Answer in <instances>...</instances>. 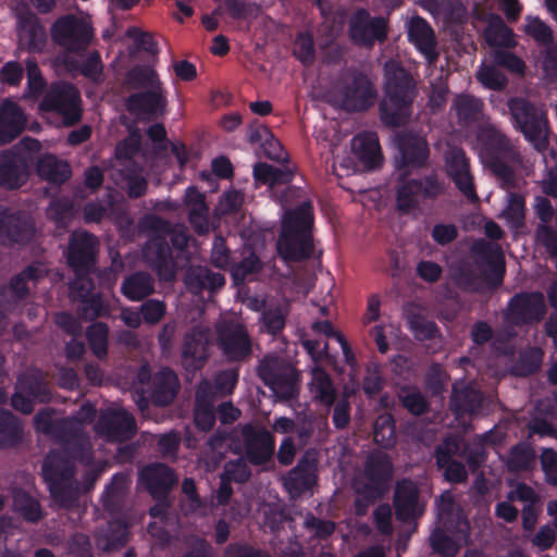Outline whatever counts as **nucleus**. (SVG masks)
Listing matches in <instances>:
<instances>
[{
	"mask_svg": "<svg viewBox=\"0 0 557 557\" xmlns=\"http://www.w3.org/2000/svg\"><path fill=\"white\" fill-rule=\"evenodd\" d=\"M417 96V84L400 65L386 70L385 97L379 104L381 122L391 128L405 126L412 115V104Z\"/></svg>",
	"mask_w": 557,
	"mask_h": 557,
	"instance_id": "obj_1",
	"label": "nucleus"
},
{
	"mask_svg": "<svg viewBox=\"0 0 557 557\" xmlns=\"http://www.w3.org/2000/svg\"><path fill=\"white\" fill-rule=\"evenodd\" d=\"M313 220L310 202L298 206L285 215L276 243L277 252L284 261L299 262L311 257Z\"/></svg>",
	"mask_w": 557,
	"mask_h": 557,
	"instance_id": "obj_2",
	"label": "nucleus"
},
{
	"mask_svg": "<svg viewBox=\"0 0 557 557\" xmlns=\"http://www.w3.org/2000/svg\"><path fill=\"white\" fill-rule=\"evenodd\" d=\"M74 461L77 460L69 453L51 449L41 466V476L52 500L65 509L74 507L79 497Z\"/></svg>",
	"mask_w": 557,
	"mask_h": 557,
	"instance_id": "obj_3",
	"label": "nucleus"
},
{
	"mask_svg": "<svg viewBox=\"0 0 557 557\" xmlns=\"http://www.w3.org/2000/svg\"><path fill=\"white\" fill-rule=\"evenodd\" d=\"M40 150L41 143L26 136L14 146L0 151V187L10 191L23 187L33 173L36 153Z\"/></svg>",
	"mask_w": 557,
	"mask_h": 557,
	"instance_id": "obj_4",
	"label": "nucleus"
},
{
	"mask_svg": "<svg viewBox=\"0 0 557 557\" xmlns=\"http://www.w3.org/2000/svg\"><path fill=\"white\" fill-rule=\"evenodd\" d=\"M508 110L513 127L519 131L523 137L539 152H544L548 148V122L544 112L531 101L513 97L507 102Z\"/></svg>",
	"mask_w": 557,
	"mask_h": 557,
	"instance_id": "obj_5",
	"label": "nucleus"
},
{
	"mask_svg": "<svg viewBox=\"0 0 557 557\" xmlns=\"http://www.w3.org/2000/svg\"><path fill=\"white\" fill-rule=\"evenodd\" d=\"M443 190V183L435 173L419 177L401 173L396 184V209L401 215L410 214L422 201L436 199Z\"/></svg>",
	"mask_w": 557,
	"mask_h": 557,
	"instance_id": "obj_6",
	"label": "nucleus"
},
{
	"mask_svg": "<svg viewBox=\"0 0 557 557\" xmlns=\"http://www.w3.org/2000/svg\"><path fill=\"white\" fill-rule=\"evenodd\" d=\"M50 36L65 52L83 55L94 39V28L86 20L69 13L53 22Z\"/></svg>",
	"mask_w": 557,
	"mask_h": 557,
	"instance_id": "obj_7",
	"label": "nucleus"
},
{
	"mask_svg": "<svg viewBox=\"0 0 557 557\" xmlns=\"http://www.w3.org/2000/svg\"><path fill=\"white\" fill-rule=\"evenodd\" d=\"M82 98L79 90L71 83L54 82L44 95L39 109L62 117L64 126H73L82 120Z\"/></svg>",
	"mask_w": 557,
	"mask_h": 557,
	"instance_id": "obj_8",
	"label": "nucleus"
},
{
	"mask_svg": "<svg viewBox=\"0 0 557 557\" xmlns=\"http://www.w3.org/2000/svg\"><path fill=\"white\" fill-rule=\"evenodd\" d=\"M336 98L346 112H366L374 106L377 90L366 73L354 71L338 85Z\"/></svg>",
	"mask_w": 557,
	"mask_h": 557,
	"instance_id": "obj_9",
	"label": "nucleus"
},
{
	"mask_svg": "<svg viewBox=\"0 0 557 557\" xmlns=\"http://www.w3.org/2000/svg\"><path fill=\"white\" fill-rule=\"evenodd\" d=\"M52 398L47 375L40 369H29L17 377L11 406L24 414L34 410V405L48 404Z\"/></svg>",
	"mask_w": 557,
	"mask_h": 557,
	"instance_id": "obj_10",
	"label": "nucleus"
},
{
	"mask_svg": "<svg viewBox=\"0 0 557 557\" xmlns=\"http://www.w3.org/2000/svg\"><path fill=\"white\" fill-rule=\"evenodd\" d=\"M98 238L85 231H74L69 238L65 251L66 263L74 272V280H89L98 260Z\"/></svg>",
	"mask_w": 557,
	"mask_h": 557,
	"instance_id": "obj_11",
	"label": "nucleus"
},
{
	"mask_svg": "<svg viewBox=\"0 0 557 557\" xmlns=\"http://www.w3.org/2000/svg\"><path fill=\"white\" fill-rule=\"evenodd\" d=\"M258 375L282 399H293L298 394L297 370L276 357L265 356L258 366Z\"/></svg>",
	"mask_w": 557,
	"mask_h": 557,
	"instance_id": "obj_12",
	"label": "nucleus"
},
{
	"mask_svg": "<svg viewBox=\"0 0 557 557\" xmlns=\"http://www.w3.org/2000/svg\"><path fill=\"white\" fill-rule=\"evenodd\" d=\"M51 437L63 446L61 451L69 453L82 465L88 466L92 462L94 453L90 443L76 418L57 420Z\"/></svg>",
	"mask_w": 557,
	"mask_h": 557,
	"instance_id": "obj_13",
	"label": "nucleus"
},
{
	"mask_svg": "<svg viewBox=\"0 0 557 557\" xmlns=\"http://www.w3.org/2000/svg\"><path fill=\"white\" fill-rule=\"evenodd\" d=\"M143 256L160 281L172 282L183 264L174 255L169 240L160 233H151L143 248Z\"/></svg>",
	"mask_w": 557,
	"mask_h": 557,
	"instance_id": "obj_14",
	"label": "nucleus"
},
{
	"mask_svg": "<svg viewBox=\"0 0 557 557\" xmlns=\"http://www.w3.org/2000/svg\"><path fill=\"white\" fill-rule=\"evenodd\" d=\"M348 36L355 45L372 48L387 39V22L382 16H371L367 9H357L349 18Z\"/></svg>",
	"mask_w": 557,
	"mask_h": 557,
	"instance_id": "obj_15",
	"label": "nucleus"
},
{
	"mask_svg": "<svg viewBox=\"0 0 557 557\" xmlns=\"http://www.w3.org/2000/svg\"><path fill=\"white\" fill-rule=\"evenodd\" d=\"M470 251L487 286L498 288L506 273L505 257L499 245L480 238L472 243Z\"/></svg>",
	"mask_w": 557,
	"mask_h": 557,
	"instance_id": "obj_16",
	"label": "nucleus"
},
{
	"mask_svg": "<svg viewBox=\"0 0 557 557\" xmlns=\"http://www.w3.org/2000/svg\"><path fill=\"white\" fill-rule=\"evenodd\" d=\"M35 234V221L28 212L0 207V244L26 246Z\"/></svg>",
	"mask_w": 557,
	"mask_h": 557,
	"instance_id": "obj_17",
	"label": "nucleus"
},
{
	"mask_svg": "<svg viewBox=\"0 0 557 557\" xmlns=\"http://www.w3.org/2000/svg\"><path fill=\"white\" fill-rule=\"evenodd\" d=\"M69 289L73 301L78 302L77 314L82 320L95 321L110 315V305L101 292H95L92 278L74 280Z\"/></svg>",
	"mask_w": 557,
	"mask_h": 557,
	"instance_id": "obj_18",
	"label": "nucleus"
},
{
	"mask_svg": "<svg viewBox=\"0 0 557 557\" xmlns=\"http://www.w3.org/2000/svg\"><path fill=\"white\" fill-rule=\"evenodd\" d=\"M363 475L366 483L363 492L369 499H381L388 490V483L393 475V463L388 455L372 453L368 456Z\"/></svg>",
	"mask_w": 557,
	"mask_h": 557,
	"instance_id": "obj_19",
	"label": "nucleus"
},
{
	"mask_svg": "<svg viewBox=\"0 0 557 557\" xmlns=\"http://www.w3.org/2000/svg\"><path fill=\"white\" fill-rule=\"evenodd\" d=\"M242 440L246 460L253 466L269 462L275 453V437L265 428L251 423L242 426Z\"/></svg>",
	"mask_w": 557,
	"mask_h": 557,
	"instance_id": "obj_20",
	"label": "nucleus"
},
{
	"mask_svg": "<svg viewBox=\"0 0 557 557\" xmlns=\"http://www.w3.org/2000/svg\"><path fill=\"white\" fill-rule=\"evenodd\" d=\"M168 104L163 87L136 91L125 99L126 110L140 121H153L165 113Z\"/></svg>",
	"mask_w": 557,
	"mask_h": 557,
	"instance_id": "obj_21",
	"label": "nucleus"
},
{
	"mask_svg": "<svg viewBox=\"0 0 557 557\" xmlns=\"http://www.w3.org/2000/svg\"><path fill=\"white\" fill-rule=\"evenodd\" d=\"M545 313L546 305L541 292H521L508 302V314L516 325L540 322Z\"/></svg>",
	"mask_w": 557,
	"mask_h": 557,
	"instance_id": "obj_22",
	"label": "nucleus"
},
{
	"mask_svg": "<svg viewBox=\"0 0 557 557\" xmlns=\"http://www.w3.org/2000/svg\"><path fill=\"white\" fill-rule=\"evenodd\" d=\"M408 41L425 59L428 65H435L440 58L437 39L431 24L420 15L410 18L407 25Z\"/></svg>",
	"mask_w": 557,
	"mask_h": 557,
	"instance_id": "obj_23",
	"label": "nucleus"
},
{
	"mask_svg": "<svg viewBox=\"0 0 557 557\" xmlns=\"http://www.w3.org/2000/svg\"><path fill=\"white\" fill-rule=\"evenodd\" d=\"M143 227L150 233H160L171 243V248L180 262L184 265L188 261L187 245L189 234L185 226H174L159 215H147L141 221Z\"/></svg>",
	"mask_w": 557,
	"mask_h": 557,
	"instance_id": "obj_24",
	"label": "nucleus"
},
{
	"mask_svg": "<svg viewBox=\"0 0 557 557\" xmlns=\"http://www.w3.org/2000/svg\"><path fill=\"white\" fill-rule=\"evenodd\" d=\"M218 342L223 355L230 361H244L252 354L250 336L242 324H231L219 329Z\"/></svg>",
	"mask_w": 557,
	"mask_h": 557,
	"instance_id": "obj_25",
	"label": "nucleus"
},
{
	"mask_svg": "<svg viewBox=\"0 0 557 557\" xmlns=\"http://www.w3.org/2000/svg\"><path fill=\"white\" fill-rule=\"evenodd\" d=\"M174 471L164 463H150L139 472L138 482L158 502L165 500L175 485Z\"/></svg>",
	"mask_w": 557,
	"mask_h": 557,
	"instance_id": "obj_26",
	"label": "nucleus"
},
{
	"mask_svg": "<svg viewBox=\"0 0 557 557\" xmlns=\"http://www.w3.org/2000/svg\"><path fill=\"white\" fill-rule=\"evenodd\" d=\"M446 173L456 188L470 201L479 200L474 178L470 171V160L462 149H454L445 161Z\"/></svg>",
	"mask_w": 557,
	"mask_h": 557,
	"instance_id": "obj_27",
	"label": "nucleus"
},
{
	"mask_svg": "<svg viewBox=\"0 0 557 557\" xmlns=\"http://www.w3.org/2000/svg\"><path fill=\"white\" fill-rule=\"evenodd\" d=\"M420 491L417 484L404 479L397 482L394 493L395 516L398 521L411 522L424 512V505L419 502Z\"/></svg>",
	"mask_w": 557,
	"mask_h": 557,
	"instance_id": "obj_28",
	"label": "nucleus"
},
{
	"mask_svg": "<svg viewBox=\"0 0 557 557\" xmlns=\"http://www.w3.org/2000/svg\"><path fill=\"white\" fill-rule=\"evenodd\" d=\"M209 339L207 333L198 327L191 329L184 336L182 347V364L188 372L203 368L209 357Z\"/></svg>",
	"mask_w": 557,
	"mask_h": 557,
	"instance_id": "obj_29",
	"label": "nucleus"
},
{
	"mask_svg": "<svg viewBox=\"0 0 557 557\" xmlns=\"http://www.w3.org/2000/svg\"><path fill=\"white\" fill-rule=\"evenodd\" d=\"M396 143L400 154L399 168H423L426 164L430 150L422 136L405 132L397 136Z\"/></svg>",
	"mask_w": 557,
	"mask_h": 557,
	"instance_id": "obj_30",
	"label": "nucleus"
},
{
	"mask_svg": "<svg viewBox=\"0 0 557 557\" xmlns=\"http://www.w3.org/2000/svg\"><path fill=\"white\" fill-rule=\"evenodd\" d=\"M351 150L364 170L380 169L383 163V153L375 132L364 131L351 139Z\"/></svg>",
	"mask_w": 557,
	"mask_h": 557,
	"instance_id": "obj_31",
	"label": "nucleus"
},
{
	"mask_svg": "<svg viewBox=\"0 0 557 557\" xmlns=\"http://www.w3.org/2000/svg\"><path fill=\"white\" fill-rule=\"evenodd\" d=\"M486 153V162L496 159H506L516 164H522L523 158L519 148L499 129L494 127L485 131L482 137Z\"/></svg>",
	"mask_w": 557,
	"mask_h": 557,
	"instance_id": "obj_32",
	"label": "nucleus"
},
{
	"mask_svg": "<svg viewBox=\"0 0 557 557\" xmlns=\"http://www.w3.org/2000/svg\"><path fill=\"white\" fill-rule=\"evenodd\" d=\"M48 273L49 269L44 262L34 261L11 277L5 292L10 294L14 304L26 300L30 294L28 284L36 286Z\"/></svg>",
	"mask_w": 557,
	"mask_h": 557,
	"instance_id": "obj_33",
	"label": "nucleus"
},
{
	"mask_svg": "<svg viewBox=\"0 0 557 557\" xmlns=\"http://www.w3.org/2000/svg\"><path fill=\"white\" fill-rule=\"evenodd\" d=\"M216 421V411L213 400V393L210 382L203 381L199 384L194 405V423L197 430L209 432Z\"/></svg>",
	"mask_w": 557,
	"mask_h": 557,
	"instance_id": "obj_34",
	"label": "nucleus"
},
{
	"mask_svg": "<svg viewBox=\"0 0 557 557\" xmlns=\"http://www.w3.org/2000/svg\"><path fill=\"white\" fill-rule=\"evenodd\" d=\"M98 426L115 441L129 440L136 433L134 417L124 409L109 411L99 418Z\"/></svg>",
	"mask_w": 557,
	"mask_h": 557,
	"instance_id": "obj_35",
	"label": "nucleus"
},
{
	"mask_svg": "<svg viewBox=\"0 0 557 557\" xmlns=\"http://www.w3.org/2000/svg\"><path fill=\"white\" fill-rule=\"evenodd\" d=\"M17 33L20 42L30 52H41L47 44V33L37 15L30 11L18 16Z\"/></svg>",
	"mask_w": 557,
	"mask_h": 557,
	"instance_id": "obj_36",
	"label": "nucleus"
},
{
	"mask_svg": "<svg viewBox=\"0 0 557 557\" xmlns=\"http://www.w3.org/2000/svg\"><path fill=\"white\" fill-rule=\"evenodd\" d=\"M317 461L308 454L301 456L297 465L288 472L285 485L297 495L311 490L317 483Z\"/></svg>",
	"mask_w": 557,
	"mask_h": 557,
	"instance_id": "obj_37",
	"label": "nucleus"
},
{
	"mask_svg": "<svg viewBox=\"0 0 557 557\" xmlns=\"http://www.w3.org/2000/svg\"><path fill=\"white\" fill-rule=\"evenodd\" d=\"M129 540V524L114 519L101 528L96 534V546L102 553L111 554L126 546Z\"/></svg>",
	"mask_w": 557,
	"mask_h": 557,
	"instance_id": "obj_38",
	"label": "nucleus"
},
{
	"mask_svg": "<svg viewBox=\"0 0 557 557\" xmlns=\"http://www.w3.org/2000/svg\"><path fill=\"white\" fill-rule=\"evenodd\" d=\"M184 203L188 208V221L196 233L203 234L209 227V207L206 196L196 186L185 190Z\"/></svg>",
	"mask_w": 557,
	"mask_h": 557,
	"instance_id": "obj_39",
	"label": "nucleus"
},
{
	"mask_svg": "<svg viewBox=\"0 0 557 557\" xmlns=\"http://www.w3.org/2000/svg\"><path fill=\"white\" fill-rule=\"evenodd\" d=\"M178 389L176 373L170 368H163L153 376L151 400L157 406H168L174 400Z\"/></svg>",
	"mask_w": 557,
	"mask_h": 557,
	"instance_id": "obj_40",
	"label": "nucleus"
},
{
	"mask_svg": "<svg viewBox=\"0 0 557 557\" xmlns=\"http://www.w3.org/2000/svg\"><path fill=\"white\" fill-rule=\"evenodd\" d=\"M185 284L194 292L208 290L216 293L225 285V277L208 267H190L185 274Z\"/></svg>",
	"mask_w": 557,
	"mask_h": 557,
	"instance_id": "obj_41",
	"label": "nucleus"
},
{
	"mask_svg": "<svg viewBox=\"0 0 557 557\" xmlns=\"http://www.w3.org/2000/svg\"><path fill=\"white\" fill-rule=\"evenodd\" d=\"M35 168L37 175L41 180L53 185H62L72 175L70 164L50 153L40 158H38V153H36Z\"/></svg>",
	"mask_w": 557,
	"mask_h": 557,
	"instance_id": "obj_42",
	"label": "nucleus"
},
{
	"mask_svg": "<svg viewBox=\"0 0 557 557\" xmlns=\"http://www.w3.org/2000/svg\"><path fill=\"white\" fill-rule=\"evenodd\" d=\"M24 129L23 112L13 101L7 100L0 107V145L14 140Z\"/></svg>",
	"mask_w": 557,
	"mask_h": 557,
	"instance_id": "obj_43",
	"label": "nucleus"
},
{
	"mask_svg": "<svg viewBox=\"0 0 557 557\" xmlns=\"http://www.w3.org/2000/svg\"><path fill=\"white\" fill-rule=\"evenodd\" d=\"M483 404V394L470 386L457 388L454 386L449 400V408L457 417L473 414L480 411Z\"/></svg>",
	"mask_w": 557,
	"mask_h": 557,
	"instance_id": "obj_44",
	"label": "nucleus"
},
{
	"mask_svg": "<svg viewBox=\"0 0 557 557\" xmlns=\"http://www.w3.org/2000/svg\"><path fill=\"white\" fill-rule=\"evenodd\" d=\"M129 483V476L124 472L112 475L101 497L103 508L107 511L117 513L122 510Z\"/></svg>",
	"mask_w": 557,
	"mask_h": 557,
	"instance_id": "obj_45",
	"label": "nucleus"
},
{
	"mask_svg": "<svg viewBox=\"0 0 557 557\" xmlns=\"http://www.w3.org/2000/svg\"><path fill=\"white\" fill-rule=\"evenodd\" d=\"M154 292V280L145 271H137L126 276L121 293L131 301H140Z\"/></svg>",
	"mask_w": 557,
	"mask_h": 557,
	"instance_id": "obj_46",
	"label": "nucleus"
},
{
	"mask_svg": "<svg viewBox=\"0 0 557 557\" xmlns=\"http://www.w3.org/2000/svg\"><path fill=\"white\" fill-rule=\"evenodd\" d=\"M483 38L491 48L511 49L517 45L512 29L498 15L490 20L483 30Z\"/></svg>",
	"mask_w": 557,
	"mask_h": 557,
	"instance_id": "obj_47",
	"label": "nucleus"
},
{
	"mask_svg": "<svg viewBox=\"0 0 557 557\" xmlns=\"http://www.w3.org/2000/svg\"><path fill=\"white\" fill-rule=\"evenodd\" d=\"M13 509L26 522L37 523L45 513L38 499L23 488H14L12 492Z\"/></svg>",
	"mask_w": 557,
	"mask_h": 557,
	"instance_id": "obj_48",
	"label": "nucleus"
},
{
	"mask_svg": "<svg viewBox=\"0 0 557 557\" xmlns=\"http://www.w3.org/2000/svg\"><path fill=\"white\" fill-rule=\"evenodd\" d=\"M125 83L128 89L137 91L163 87L158 73L147 65H135L128 70Z\"/></svg>",
	"mask_w": 557,
	"mask_h": 557,
	"instance_id": "obj_49",
	"label": "nucleus"
},
{
	"mask_svg": "<svg viewBox=\"0 0 557 557\" xmlns=\"http://www.w3.org/2000/svg\"><path fill=\"white\" fill-rule=\"evenodd\" d=\"M23 434L22 424L11 411L0 409V448L16 446Z\"/></svg>",
	"mask_w": 557,
	"mask_h": 557,
	"instance_id": "obj_50",
	"label": "nucleus"
},
{
	"mask_svg": "<svg viewBox=\"0 0 557 557\" xmlns=\"http://www.w3.org/2000/svg\"><path fill=\"white\" fill-rule=\"evenodd\" d=\"M520 165L521 164H516L506 159L499 160L496 158H494L493 161L486 162V166L496 178L499 187L506 190H512L519 187V178L515 168Z\"/></svg>",
	"mask_w": 557,
	"mask_h": 557,
	"instance_id": "obj_51",
	"label": "nucleus"
},
{
	"mask_svg": "<svg viewBox=\"0 0 557 557\" xmlns=\"http://www.w3.org/2000/svg\"><path fill=\"white\" fill-rule=\"evenodd\" d=\"M64 64L70 71H76L94 82H97L100 78L103 71L101 57L97 50L90 52L83 62L75 58L66 57L64 59Z\"/></svg>",
	"mask_w": 557,
	"mask_h": 557,
	"instance_id": "obj_52",
	"label": "nucleus"
},
{
	"mask_svg": "<svg viewBox=\"0 0 557 557\" xmlns=\"http://www.w3.org/2000/svg\"><path fill=\"white\" fill-rule=\"evenodd\" d=\"M373 440L376 445L384 449H391L395 446L396 425L392 414L384 413L379 416L373 424Z\"/></svg>",
	"mask_w": 557,
	"mask_h": 557,
	"instance_id": "obj_53",
	"label": "nucleus"
},
{
	"mask_svg": "<svg viewBox=\"0 0 557 557\" xmlns=\"http://www.w3.org/2000/svg\"><path fill=\"white\" fill-rule=\"evenodd\" d=\"M310 391L313 394L314 399L331 407L334 405L336 399V392L330 375L323 371H315L310 384Z\"/></svg>",
	"mask_w": 557,
	"mask_h": 557,
	"instance_id": "obj_54",
	"label": "nucleus"
},
{
	"mask_svg": "<svg viewBox=\"0 0 557 557\" xmlns=\"http://www.w3.org/2000/svg\"><path fill=\"white\" fill-rule=\"evenodd\" d=\"M400 405L413 416H422L429 410V403L424 395L413 386H403L398 393Z\"/></svg>",
	"mask_w": 557,
	"mask_h": 557,
	"instance_id": "obj_55",
	"label": "nucleus"
},
{
	"mask_svg": "<svg viewBox=\"0 0 557 557\" xmlns=\"http://www.w3.org/2000/svg\"><path fill=\"white\" fill-rule=\"evenodd\" d=\"M109 327L103 322H95L86 330V338L92 354L100 360L108 356Z\"/></svg>",
	"mask_w": 557,
	"mask_h": 557,
	"instance_id": "obj_56",
	"label": "nucleus"
},
{
	"mask_svg": "<svg viewBox=\"0 0 557 557\" xmlns=\"http://www.w3.org/2000/svg\"><path fill=\"white\" fill-rule=\"evenodd\" d=\"M495 444L493 440V432L488 431L479 436V443L465 447V455L467 463L471 471H478L487 459V453L484 445Z\"/></svg>",
	"mask_w": 557,
	"mask_h": 557,
	"instance_id": "obj_57",
	"label": "nucleus"
},
{
	"mask_svg": "<svg viewBox=\"0 0 557 557\" xmlns=\"http://www.w3.org/2000/svg\"><path fill=\"white\" fill-rule=\"evenodd\" d=\"M481 99L471 95H460L455 101L456 114L461 122L470 123L480 120L483 110Z\"/></svg>",
	"mask_w": 557,
	"mask_h": 557,
	"instance_id": "obj_58",
	"label": "nucleus"
},
{
	"mask_svg": "<svg viewBox=\"0 0 557 557\" xmlns=\"http://www.w3.org/2000/svg\"><path fill=\"white\" fill-rule=\"evenodd\" d=\"M523 32L541 46L549 47L554 41V34L549 25H547L539 16L528 15L525 17Z\"/></svg>",
	"mask_w": 557,
	"mask_h": 557,
	"instance_id": "obj_59",
	"label": "nucleus"
},
{
	"mask_svg": "<svg viewBox=\"0 0 557 557\" xmlns=\"http://www.w3.org/2000/svg\"><path fill=\"white\" fill-rule=\"evenodd\" d=\"M502 215L510 228L516 231L522 228L525 221V202L523 197L519 194H511Z\"/></svg>",
	"mask_w": 557,
	"mask_h": 557,
	"instance_id": "obj_60",
	"label": "nucleus"
},
{
	"mask_svg": "<svg viewBox=\"0 0 557 557\" xmlns=\"http://www.w3.org/2000/svg\"><path fill=\"white\" fill-rule=\"evenodd\" d=\"M261 269L262 263L260 258L255 252H250L232 267L231 276L234 285L239 286L244 284L250 275L257 274Z\"/></svg>",
	"mask_w": 557,
	"mask_h": 557,
	"instance_id": "obj_61",
	"label": "nucleus"
},
{
	"mask_svg": "<svg viewBox=\"0 0 557 557\" xmlns=\"http://www.w3.org/2000/svg\"><path fill=\"white\" fill-rule=\"evenodd\" d=\"M288 310L282 306L267 308L261 315L263 330L273 336L285 329Z\"/></svg>",
	"mask_w": 557,
	"mask_h": 557,
	"instance_id": "obj_62",
	"label": "nucleus"
},
{
	"mask_svg": "<svg viewBox=\"0 0 557 557\" xmlns=\"http://www.w3.org/2000/svg\"><path fill=\"white\" fill-rule=\"evenodd\" d=\"M293 54L304 65H311L315 58L313 35L300 32L296 35Z\"/></svg>",
	"mask_w": 557,
	"mask_h": 557,
	"instance_id": "obj_63",
	"label": "nucleus"
},
{
	"mask_svg": "<svg viewBox=\"0 0 557 557\" xmlns=\"http://www.w3.org/2000/svg\"><path fill=\"white\" fill-rule=\"evenodd\" d=\"M430 546L435 554L442 557H455L459 550L458 543L440 528L431 533Z\"/></svg>",
	"mask_w": 557,
	"mask_h": 557,
	"instance_id": "obj_64",
	"label": "nucleus"
}]
</instances>
